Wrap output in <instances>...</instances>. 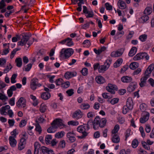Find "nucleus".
Wrapping results in <instances>:
<instances>
[{
	"label": "nucleus",
	"mask_w": 154,
	"mask_h": 154,
	"mask_svg": "<svg viewBox=\"0 0 154 154\" xmlns=\"http://www.w3.org/2000/svg\"><path fill=\"white\" fill-rule=\"evenodd\" d=\"M138 66V63L136 62L131 63L129 66L130 68L132 69H135Z\"/></svg>",
	"instance_id": "72a5a7b5"
},
{
	"label": "nucleus",
	"mask_w": 154,
	"mask_h": 154,
	"mask_svg": "<svg viewBox=\"0 0 154 154\" xmlns=\"http://www.w3.org/2000/svg\"><path fill=\"white\" fill-rule=\"evenodd\" d=\"M90 107L89 104L88 103H83L80 105V108L83 110L88 109Z\"/></svg>",
	"instance_id": "f704fd0d"
},
{
	"label": "nucleus",
	"mask_w": 154,
	"mask_h": 154,
	"mask_svg": "<svg viewBox=\"0 0 154 154\" xmlns=\"http://www.w3.org/2000/svg\"><path fill=\"white\" fill-rule=\"evenodd\" d=\"M100 118L99 116H97L94 120V124H93V128L95 130H97L100 127L99 124V120Z\"/></svg>",
	"instance_id": "a211bd4d"
},
{
	"label": "nucleus",
	"mask_w": 154,
	"mask_h": 154,
	"mask_svg": "<svg viewBox=\"0 0 154 154\" xmlns=\"http://www.w3.org/2000/svg\"><path fill=\"white\" fill-rule=\"evenodd\" d=\"M94 124V121H93L92 120L90 119L88 121L87 124H84V125L86 126L87 127V128L88 129H90V125H93V124Z\"/></svg>",
	"instance_id": "4c0bfd02"
},
{
	"label": "nucleus",
	"mask_w": 154,
	"mask_h": 154,
	"mask_svg": "<svg viewBox=\"0 0 154 154\" xmlns=\"http://www.w3.org/2000/svg\"><path fill=\"white\" fill-rule=\"evenodd\" d=\"M149 56L147 53L142 52L137 54L134 57L133 59L134 60L136 61L145 58L146 60H148L149 59Z\"/></svg>",
	"instance_id": "0eeeda50"
},
{
	"label": "nucleus",
	"mask_w": 154,
	"mask_h": 154,
	"mask_svg": "<svg viewBox=\"0 0 154 154\" xmlns=\"http://www.w3.org/2000/svg\"><path fill=\"white\" fill-rule=\"evenodd\" d=\"M16 65L18 67H21L22 64V59L20 57L16 58L15 60Z\"/></svg>",
	"instance_id": "473e14b6"
},
{
	"label": "nucleus",
	"mask_w": 154,
	"mask_h": 154,
	"mask_svg": "<svg viewBox=\"0 0 154 154\" xmlns=\"http://www.w3.org/2000/svg\"><path fill=\"white\" fill-rule=\"evenodd\" d=\"M89 130L88 129L87 127L84 125V124L78 126L77 128V131L79 132L82 133V135L80 136H78V137L80 139L85 138L88 134V133L87 132V131Z\"/></svg>",
	"instance_id": "7ed1b4c3"
},
{
	"label": "nucleus",
	"mask_w": 154,
	"mask_h": 154,
	"mask_svg": "<svg viewBox=\"0 0 154 154\" xmlns=\"http://www.w3.org/2000/svg\"><path fill=\"white\" fill-rule=\"evenodd\" d=\"M26 124V121L25 120H21L19 124V126L20 127H23Z\"/></svg>",
	"instance_id": "de8ad7c7"
},
{
	"label": "nucleus",
	"mask_w": 154,
	"mask_h": 154,
	"mask_svg": "<svg viewBox=\"0 0 154 154\" xmlns=\"http://www.w3.org/2000/svg\"><path fill=\"white\" fill-rule=\"evenodd\" d=\"M16 90V88L14 85H13L10 87L9 89L7 91V93L9 97H11L13 94V91H15Z\"/></svg>",
	"instance_id": "aec40b11"
},
{
	"label": "nucleus",
	"mask_w": 154,
	"mask_h": 154,
	"mask_svg": "<svg viewBox=\"0 0 154 154\" xmlns=\"http://www.w3.org/2000/svg\"><path fill=\"white\" fill-rule=\"evenodd\" d=\"M106 122L107 120L105 118H102L100 119V120H99L100 127L101 128L104 127L106 125Z\"/></svg>",
	"instance_id": "a878e982"
},
{
	"label": "nucleus",
	"mask_w": 154,
	"mask_h": 154,
	"mask_svg": "<svg viewBox=\"0 0 154 154\" xmlns=\"http://www.w3.org/2000/svg\"><path fill=\"white\" fill-rule=\"evenodd\" d=\"M112 60L110 58L107 59L103 65L100 66L98 68L99 72L106 70L109 67L111 63Z\"/></svg>",
	"instance_id": "6e6552de"
},
{
	"label": "nucleus",
	"mask_w": 154,
	"mask_h": 154,
	"mask_svg": "<svg viewBox=\"0 0 154 154\" xmlns=\"http://www.w3.org/2000/svg\"><path fill=\"white\" fill-rule=\"evenodd\" d=\"M119 127L118 125H116L113 130L112 131V133L113 134H116V133H117L118 131L119 130Z\"/></svg>",
	"instance_id": "58836bf2"
},
{
	"label": "nucleus",
	"mask_w": 154,
	"mask_h": 154,
	"mask_svg": "<svg viewBox=\"0 0 154 154\" xmlns=\"http://www.w3.org/2000/svg\"><path fill=\"white\" fill-rule=\"evenodd\" d=\"M154 69V64H151L147 68L144 73V76L141 79L146 82L147 79L150 76V75Z\"/></svg>",
	"instance_id": "39448f33"
},
{
	"label": "nucleus",
	"mask_w": 154,
	"mask_h": 154,
	"mask_svg": "<svg viewBox=\"0 0 154 154\" xmlns=\"http://www.w3.org/2000/svg\"><path fill=\"white\" fill-rule=\"evenodd\" d=\"M65 134V133L64 131H62L57 133L55 134V137L57 138H61L63 137Z\"/></svg>",
	"instance_id": "c756f323"
},
{
	"label": "nucleus",
	"mask_w": 154,
	"mask_h": 154,
	"mask_svg": "<svg viewBox=\"0 0 154 154\" xmlns=\"http://www.w3.org/2000/svg\"><path fill=\"white\" fill-rule=\"evenodd\" d=\"M51 126L47 129L48 133H53L55 131V129L59 128L60 129L66 127V125L63 123V121L60 119H56L51 123Z\"/></svg>",
	"instance_id": "f257e3e1"
},
{
	"label": "nucleus",
	"mask_w": 154,
	"mask_h": 154,
	"mask_svg": "<svg viewBox=\"0 0 154 154\" xmlns=\"http://www.w3.org/2000/svg\"><path fill=\"white\" fill-rule=\"evenodd\" d=\"M137 51V48L136 47H132L129 51L128 55L130 57H132L135 54Z\"/></svg>",
	"instance_id": "cd10ccee"
},
{
	"label": "nucleus",
	"mask_w": 154,
	"mask_h": 154,
	"mask_svg": "<svg viewBox=\"0 0 154 154\" xmlns=\"http://www.w3.org/2000/svg\"><path fill=\"white\" fill-rule=\"evenodd\" d=\"M119 100V99L118 98H114L112 100L110 101V103L112 104H114L117 103Z\"/></svg>",
	"instance_id": "e2e57ef3"
},
{
	"label": "nucleus",
	"mask_w": 154,
	"mask_h": 154,
	"mask_svg": "<svg viewBox=\"0 0 154 154\" xmlns=\"http://www.w3.org/2000/svg\"><path fill=\"white\" fill-rule=\"evenodd\" d=\"M82 74L84 76H86L88 74V69L86 68H84L81 70Z\"/></svg>",
	"instance_id": "680f3d73"
},
{
	"label": "nucleus",
	"mask_w": 154,
	"mask_h": 154,
	"mask_svg": "<svg viewBox=\"0 0 154 154\" xmlns=\"http://www.w3.org/2000/svg\"><path fill=\"white\" fill-rule=\"evenodd\" d=\"M118 5L119 8L124 9L126 7V4L125 2L122 0L119 1L118 2Z\"/></svg>",
	"instance_id": "4be33fe9"
},
{
	"label": "nucleus",
	"mask_w": 154,
	"mask_h": 154,
	"mask_svg": "<svg viewBox=\"0 0 154 154\" xmlns=\"http://www.w3.org/2000/svg\"><path fill=\"white\" fill-rule=\"evenodd\" d=\"M88 13H86L85 14H88L86 16L87 18L88 17H93L94 14L92 11H88Z\"/></svg>",
	"instance_id": "5fc2aeb1"
},
{
	"label": "nucleus",
	"mask_w": 154,
	"mask_h": 154,
	"mask_svg": "<svg viewBox=\"0 0 154 154\" xmlns=\"http://www.w3.org/2000/svg\"><path fill=\"white\" fill-rule=\"evenodd\" d=\"M34 154H41V153H39L38 149L40 148V145L38 142H35L34 144Z\"/></svg>",
	"instance_id": "b1692460"
},
{
	"label": "nucleus",
	"mask_w": 154,
	"mask_h": 154,
	"mask_svg": "<svg viewBox=\"0 0 154 154\" xmlns=\"http://www.w3.org/2000/svg\"><path fill=\"white\" fill-rule=\"evenodd\" d=\"M112 140L114 143H118L120 141V138L117 134H113L112 138Z\"/></svg>",
	"instance_id": "bb28decb"
},
{
	"label": "nucleus",
	"mask_w": 154,
	"mask_h": 154,
	"mask_svg": "<svg viewBox=\"0 0 154 154\" xmlns=\"http://www.w3.org/2000/svg\"><path fill=\"white\" fill-rule=\"evenodd\" d=\"M43 54L41 52V51H39L35 56V57L39 59L42 57Z\"/></svg>",
	"instance_id": "774afa93"
},
{
	"label": "nucleus",
	"mask_w": 154,
	"mask_h": 154,
	"mask_svg": "<svg viewBox=\"0 0 154 154\" xmlns=\"http://www.w3.org/2000/svg\"><path fill=\"white\" fill-rule=\"evenodd\" d=\"M106 88L108 91L111 93L112 94H115V90L117 91L118 90L117 86L111 84H109L108 86L106 87Z\"/></svg>",
	"instance_id": "9d476101"
},
{
	"label": "nucleus",
	"mask_w": 154,
	"mask_h": 154,
	"mask_svg": "<svg viewBox=\"0 0 154 154\" xmlns=\"http://www.w3.org/2000/svg\"><path fill=\"white\" fill-rule=\"evenodd\" d=\"M6 110V109L5 107L4 106H2V107L0 109V112L1 114L3 115H6V114L5 113H6L5 111Z\"/></svg>",
	"instance_id": "6e6d98bb"
},
{
	"label": "nucleus",
	"mask_w": 154,
	"mask_h": 154,
	"mask_svg": "<svg viewBox=\"0 0 154 154\" xmlns=\"http://www.w3.org/2000/svg\"><path fill=\"white\" fill-rule=\"evenodd\" d=\"M138 141L137 139H134L132 142V147L134 148H136L138 145Z\"/></svg>",
	"instance_id": "e433bc0d"
},
{
	"label": "nucleus",
	"mask_w": 154,
	"mask_h": 154,
	"mask_svg": "<svg viewBox=\"0 0 154 154\" xmlns=\"http://www.w3.org/2000/svg\"><path fill=\"white\" fill-rule=\"evenodd\" d=\"M142 144L143 147L146 149L149 150L150 149L149 146L147 144L146 142L145 141H142L141 142Z\"/></svg>",
	"instance_id": "a18cd8bd"
},
{
	"label": "nucleus",
	"mask_w": 154,
	"mask_h": 154,
	"mask_svg": "<svg viewBox=\"0 0 154 154\" xmlns=\"http://www.w3.org/2000/svg\"><path fill=\"white\" fill-rule=\"evenodd\" d=\"M105 6L106 7V9L107 10H111L112 9V6L109 4L107 2L105 4Z\"/></svg>",
	"instance_id": "49530a36"
},
{
	"label": "nucleus",
	"mask_w": 154,
	"mask_h": 154,
	"mask_svg": "<svg viewBox=\"0 0 154 154\" xmlns=\"http://www.w3.org/2000/svg\"><path fill=\"white\" fill-rule=\"evenodd\" d=\"M83 114L81 111L78 109L75 111L72 115V117L75 118L76 119H79L82 117Z\"/></svg>",
	"instance_id": "ddd939ff"
},
{
	"label": "nucleus",
	"mask_w": 154,
	"mask_h": 154,
	"mask_svg": "<svg viewBox=\"0 0 154 154\" xmlns=\"http://www.w3.org/2000/svg\"><path fill=\"white\" fill-rule=\"evenodd\" d=\"M121 80L123 83H128L131 82L132 79L131 77L125 76L121 78Z\"/></svg>",
	"instance_id": "6ab92c4d"
},
{
	"label": "nucleus",
	"mask_w": 154,
	"mask_h": 154,
	"mask_svg": "<svg viewBox=\"0 0 154 154\" xmlns=\"http://www.w3.org/2000/svg\"><path fill=\"white\" fill-rule=\"evenodd\" d=\"M102 96L103 98H110L112 97L109 95V94L107 93H104L102 94Z\"/></svg>",
	"instance_id": "603ef678"
},
{
	"label": "nucleus",
	"mask_w": 154,
	"mask_h": 154,
	"mask_svg": "<svg viewBox=\"0 0 154 154\" xmlns=\"http://www.w3.org/2000/svg\"><path fill=\"white\" fill-rule=\"evenodd\" d=\"M96 82L98 84H103L105 82V80L102 76H97L95 78Z\"/></svg>",
	"instance_id": "393cba45"
},
{
	"label": "nucleus",
	"mask_w": 154,
	"mask_h": 154,
	"mask_svg": "<svg viewBox=\"0 0 154 154\" xmlns=\"http://www.w3.org/2000/svg\"><path fill=\"white\" fill-rule=\"evenodd\" d=\"M9 103L11 106H14L15 104V98L12 97L9 100Z\"/></svg>",
	"instance_id": "69168bd1"
},
{
	"label": "nucleus",
	"mask_w": 154,
	"mask_h": 154,
	"mask_svg": "<svg viewBox=\"0 0 154 154\" xmlns=\"http://www.w3.org/2000/svg\"><path fill=\"white\" fill-rule=\"evenodd\" d=\"M133 102L131 98L129 97L127 100L126 106L130 110H131L133 108Z\"/></svg>",
	"instance_id": "2eb2a0df"
},
{
	"label": "nucleus",
	"mask_w": 154,
	"mask_h": 154,
	"mask_svg": "<svg viewBox=\"0 0 154 154\" xmlns=\"http://www.w3.org/2000/svg\"><path fill=\"white\" fill-rule=\"evenodd\" d=\"M21 36V40L18 42V45L23 46L25 45L28 41L29 40V38L31 36V34L28 35L27 34H22L20 36Z\"/></svg>",
	"instance_id": "423d86ee"
},
{
	"label": "nucleus",
	"mask_w": 154,
	"mask_h": 154,
	"mask_svg": "<svg viewBox=\"0 0 154 154\" xmlns=\"http://www.w3.org/2000/svg\"><path fill=\"white\" fill-rule=\"evenodd\" d=\"M66 93L68 96H71L74 94L73 90L72 89H70L66 91Z\"/></svg>",
	"instance_id": "052dcab7"
},
{
	"label": "nucleus",
	"mask_w": 154,
	"mask_h": 154,
	"mask_svg": "<svg viewBox=\"0 0 154 154\" xmlns=\"http://www.w3.org/2000/svg\"><path fill=\"white\" fill-rule=\"evenodd\" d=\"M26 100L25 98L23 97H20L16 102V104L18 107L23 106L24 108L26 105Z\"/></svg>",
	"instance_id": "f8f14e48"
},
{
	"label": "nucleus",
	"mask_w": 154,
	"mask_h": 154,
	"mask_svg": "<svg viewBox=\"0 0 154 154\" xmlns=\"http://www.w3.org/2000/svg\"><path fill=\"white\" fill-rule=\"evenodd\" d=\"M130 109L126 105L124 106L122 110V112L124 114H126Z\"/></svg>",
	"instance_id": "09e8293b"
},
{
	"label": "nucleus",
	"mask_w": 154,
	"mask_h": 154,
	"mask_svg": "<svg viewBox=\"0 0 154 154\" xmlns=\"http://www.w3.org/2000/svg\"><path fill=\"white\" fill-rule=\"evenodd\" d=\"M73 52V50L71 48H63L60 52V57L62 58L64 57L66 59L68 58L72 54Z\"/></svg>",
	"instance_id": "f03ea898"
},
{
	"label": "nucleus",
	"mask_w": 154,
	"mask_h": 154,
	"mask_svg": "<svg viewBox=\"0 0 154 154\" xmlns=\"http://www.w3.org/2000/svg\"><path fill=\"white\" fill-rule=\"evenodd\" d=\"M149 114L147 112H144L142 114V117L140 119V122L142 123H144L149 119Z\"/></svg>",
	"instance_id": "9b49d317"
},
{
	"label": "nucleus",
	"mask_w": 154,
	"mask_h": 154,
	"mask_svg": "<svg viewBox=\"0 0 154 154\" xmlns=\"http://www.w3.org/2000/svg\"><path fill=\"white\" fill-rule=\"evenodd\" d=\"M139 130L141 133L142 136L143 137H145V134L143 127L142 126H140V127Z\"/></svg>",
	"instance_id": "0e129e2a"
},
{
	"label": "nucleus",
	"mask_w": 154,
	"mask_h": 154,
	"mask_svg": "<svg viewBox=\"0 0 154 154\" xmlns=\"http://www.w3.org/2000/svg\"><path fill=\"white\" fill-rule=\"evenodd\" d=\"M8 122L10 127L13 126L15 123V121L14 119H9L8 120Z\"/></svg>",
	"instance_id": "13d9d810"
},
{
	"label": "nucleus",
	"mask_w": 154,
	"mask_h": 154,
	"mask_svg": "<svg viewBox=\"0 0 154 154\" xmlns=\"http://www.w3.org/2000/svg\"><path fill=\"white\" fill-rule=\"evenodd\" d=\"M77 73L76 72H66L64 75V77L66 79H69L76 75Z\"/></svg>",
	"instance_id": "f3484780"
},
{
	"label": "nucleus",
	"mask_w": 154,
	"mask_h": 154,
	"mask_svg": "<svg viewBox=\"0 0 154 154\" xmlns=\"http://www.w3.org/2000/svg\"><path fill=\"white\" fill-rule=\"evenodd\" d=\"M24 143H19L18 145V149L19 150H21L23 149L25 146Z\"/></svg>",
	"instance_id": "bf43d9fd"
},
{
	"label": "nucleus",
	"mask_w": 154,
	"mask_h": 154,
	"mask_svg": "<svg viewBox=\"0 0 154 154\" xmlns=\"http://www.w3.org/2000/svg\"><path fill=\"white\" fill-rule=\"evenodd\" d=\"M95 115L94 112H88L87 115V116L88 118H92L95 116Z\"/></svg>",
	"instance_id": "3c124183"
},
{
	"label": "nucleus",
	"mask_w": 154,
	"mask_h": 154,
	"mask_svg": "<svg viewBox=\"0 0 154 154\" xmlns=\"http://www.w3.org/2000/svg\"><path fill=\"white\" fill-rule=\"evenodd\" d=\"M70 84V82L68 81H67L63 83L62 86L64 88H67L69 86Z\"/></svg>",
	"instance_id": "864d4df0"
},
{
	"label": "nucleus",
	"mask_w": 154,
	"mask_h": 154,
	"mask_svg": "<svg viewBox=\"0 0 154 154\" xmlns=\"http://www.w3.org/2000/svg\"><path fill=\"white\" fill-rule=\"evenodd\" d=\"M8 99L7 96L0 93V100H6Z\"/></svg>",
	"instance_id": "8fccbe9b"
},
{
	"label": "nucleus",
	"mask_w": 154,
	"mask_h": 154,
	"mask_svg": "<svg viewBox=\"0 0 154 154\" xmlns=\"http://www.w3.org/2000/svg\"><path fill=\"white\" fill-rule=\"evenodd\" d=\"M68 124L69 125L77 126L79 124V123L77 121L72 120L68 122Z\"/></svg>",
	"instance_id": "ea45409f"
},
{
	"label": "nucleus",
	"mask_w": 154,
	"mask_h": 154,
	"mask_svg": "<svg viewBox=\"0 0 154 154\" xmlns=\"http://www.w3.org/2000/svg\"><path fill=\"white\" fill-rule=\"evenodd\" d=\"M123 62V60L122 58L118 59L115 63L114 64V67L115 68H117L121 65Z\"/></svg>",
	"instance_id": "7c9ffc66"
},
{
	"label": "nucleus",
	"mask_w": 154,
	"mask_h": 154,
	"mask_svg": "<svg viewBox=\"0 0 154 154\" xmlns=\"http://www.w3.org/2000/svg\"><path fill=\"white\" fill-rule=\"evenodd\" d=\"M47 109V106L46 105L43 103H42L40 105V111L42 113L44 112Z\"/></svg>",
	"instance_id": "c9c22d12"
},
{
	"label": "nucleus",
	"mask_w": 154,
	"mask_h": 154,
	"mask_svg": "<svg viewBox=\"0 0 154 154\" xmlns=\"http://www.w3.org/2000/svg\"><path fill=\"white\" fill-rule=\"evenodd\" d=\"M74 134L73 133L69 132L66 134V137L70 142H74L76 140V138L74 136Z\"/></svg>",
	"instance_id": "dca6fc26"
},
{
	"label": "nucleus",
	"mask_w": 154,
	"mask_h": 154,
	"mask_svg": "<svg viewBox=\"0 0 154 154\" xmlns=\"http://www.w3.org/2000/svg\"><path fill=\"white\" fill-rule=\"evenodd\" d=\"M137 85V83L136 82H131L129 86L127 88V91L129 92H131L134 91L136 88Z\"/></svg>",
	"instance_id": "4468645a"
},
{
	"label": "nucleus",
	"mask_w": 154,
	"mask_h": 154,
	"mask_svg": "<svg viewBox=\"0 0 154 154\" xmlns=\"http://www.w3.org/2000/svg\"><path fill=\"white\" fill-rule=\"evenodd\" d=\"M35 130L37 131L38 132L39 134H40L42 132V128L38 123H37L35 125Z\"/></svg>",
	"instance_id": "79ce46f5"
},
{
	"label": "nucleus",
	"mask_w": 154,
	"mask_h": 154,
	"mask_svg": "<svg viewBox=\"0 0 154 154\" xmlns=\"http://www.w3.org/2000/svg\"><path fill=\"white\" fill-rule=\"evenodd\" d=\"M154 69V64H151L147 68L144 73V76L141 79L146 82L147 79L150 76V75Z\"/></svg>",
	"instance_id": "20e7f679"
},
{
	"label": "nucleus",
	"mask_w": 154,
	"mask_h": 154,
	"mask_svg": "<svg viewBox=\"0 0 154 154\" xmlns=\"http://www.w3.org/2000/svg\"><path fill=\"white\" fill-rule=\"evenodd\" d=\"M152 12V8L149 7H147L144 11L145 14L147 15H149Z\"/></svg>",
	"instance_id": "2f4dec72"
},
{
	"label": "nucleus",
	"mask_w": 154,
	"mask_h": 154,
	"mask_svg": "<svg viewBox=\"0 0 154 154\" xmlns=\"http://www.w3.org/2000/svg\"><path fill=\"white\" fill-rule=\"evenodd\" d=\"M42 85L38 82V79L36 78L32 79L30 83V87L33 90H35L37 87H40Z\"/></svg>",
	"instance_id": "1a4fd4ad"
},
{
	"label": "nucleus",
	"mask_w": 154,
	"mask_h": 154,
	"mask_svg": "<svg viewBox=\"0 0 154 154\" xmlns=\"http://www.w3.org/2000/svg\"><path fill=\"white\" fill-rule=\"evenodd\" d=\"M147 38V35L145 34L142 35H140L139 37V39L142 42L145 41Z\"/></svg>",
	"instance_id": "a19ab883"
},
{
	"label": "nucleus",
	"mask_w": 154,
	"mask_h": 154,
	"mask_svg": "<svg viewBox=\"0 0 154 154\" xmlns=\"http://www.w3.org/2000/svg\"><path fill=\"white\" fill-rule=\"evenodd\" d=\"M52 138V137L51 135L50 134L46 135L45 138L46 143L47 144H50V142Z\"/></svg>",
	"instance_id": "c85d7f7f"
},
{
	"label": "nucleus",
	"mask_w": 154,
	"mask_h": 154,
	"mask_svg": "<svg viewBox=\"0 0 154 154\" xmlns=\"http://www.w3.org/2000/svg\"><path fill=\"white\" fill-rule=\"evenodd\" d=\"M9 143L11 147H14L16 146L17 142L14 137L10 136L9 138Z\"/></svg>",
	"instance_id": "412c9836"
},
{
	"label": "nucleus",
	"mask_w": 154,
	"mask_h": 154,
	"mask_svg": "<svg viewBox=\"0 0 154 154\" xmlns=\"http://www.w3.org/2000/svg\"><path fill=\"white\" fill-rule=\"evenodd\" d=\"M4 2L5 0H2L0 2V9H2L6 5Z\"/></svg>",
	"instance_id": "338daca9"
},
{
	"label": "nucleus",
	"mask_w": 154,
	"mask_h": 154,
	"mask_svg": "<svg viewBox=\"0 0 154 154\" xmlns=\"http://www.w3.org/2000/svg\"><path fill=\"white\" fill-rule=\"evenodd\" d=\"M51 97L50 94L48 92H44L41 95L42 98L44 100H47Z\"/></svg>",
	"instance_id": "5701e85b"
},
{
	"label": "nucleus",
	"mask_w": 154,
	"mask_h": 154,
	"mask_svg": "<svg viewBox=\"0 0 154 154\" xmlns=\"http://www.w3.org/2000/svg\"><path fill=\"white\" fill-rule=\"evenodd\" d=\"M66 45L69 46H70L73 45V43L72 41V39L69 38H67Z\"/></svg>",
	"instance_id": "c03bdc74"
},
{
	"label": "nucleus",
	"mask_w": 154,
	"mask_h": 154,
	"mask_svg": "<svg viewBox=\"0 0 154 154\" xmlns=\"http://www.w3.org/2000/svg\"><path fill=\"white\" fill-rule=\"evenodd\" d=\"M48 149H49L45 146H42L40 148V150L44 154H46Z\"/></svg>",
	"instance_id": "37998d69"
},
{
	"label": "nucleus",
	"mask_w": 154,
	"mask_h": 154,
	"mask_svg": "<svg viewBox=\"0 0 154 154\" xmlns=\"http://www.w3.org/2000/svg\"><path fill=\"white\" fill-rule=\"evenodd\" d=\"M63 79H58L56 81V84L57 85H62Z\"/></svg>",
	"instance_id": "4d7b16f0"
}]
</instances>
